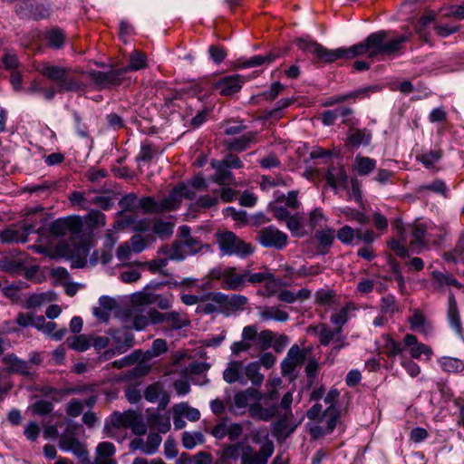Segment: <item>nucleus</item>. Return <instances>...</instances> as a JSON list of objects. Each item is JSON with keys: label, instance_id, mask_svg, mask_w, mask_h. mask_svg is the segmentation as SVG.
Wrapping results in <instances>:
<instances>
[{"label": "nucleus", "instance_id": "f8f14e48", "mask_svg": "<svg viewBox=\"0 0 464 464\" xmlns=\"http://www.w3.org/2000/svg\"><path fill=\"white\" fill-rule=\"evenodd\" d=\"M243 82L238 74L227 75L215 82L213 88L218 90L222 96H231L241 90Z\"/></svg>", "mask_w": 464, "mask_h": 464}, {"label": "nucleus", "instance_id": "774afa93", "mask_svg": "<svg viewBox=\"0 0 464 464\" xmlns=\"http://www.w3.org/2000/svg\"><path fill=\"white\" fill-rule=\"evenodd\" d=\"M336 237L343 244L350 245L355 237V230L350 226H343L337 231Z\"/></svg>", "mask_w": 464, "mask_h": 464}, {"label": "nucleus", "instance_id": "de8ad7c7", "mask_svg": "<svg viewBox=\"0 0 464 464\" xmlns=\"http://www.w3.org/2000/svg\"><path fill=\"white\" fill-rule=\"evenodd\" d=\"M276 58V54L272 53L264 54V55H255L246 62L242 63V67L249 68V67H257L263 65L265 63L268 64L275 61Z\"/></svg>", "mask_w": 464, "mask_h": 464}, {"label": "nucleus", "instance_id": "e2e57ef3", "mask_svg": "<svg viewBox=\"0 0 464 464\" xmlns=\"http://www.w3.org/2000/svg\"><path fill=\"white\" fill-rule=\"evenodd\" d=\"M384 353L389 357H395L397 355H401L403 347L397 341L387 338L386 343L384 344Z\"/></svg>", "mask_w": 464, "mask_h": 464}, {"label": "nucleus", "instance_id": "f03ea898", "mask_svg": "<svg viewBox=\"0 0 464 464\" xmlns=\"http://www.w3.org/2000/svg\"><path fill=\"white\" fill-rule=\"evenodd\" d=\"M253 443L261 444L258 450L251 445H244L241 451V464H267L275 452V444L269 439V432L266 427L254 429L250 432Z\"/></svg>", "mask_w": 464, "mask_h": 464}, {"label": "nucleus", "instance_id": "13d9d810", "mask_svg": "<svg viewBox=\"0 0 464 464\" xmlns=\"http://www.w3.org/2000/svg\"><path fill=\"white\" fill-rule=\"evenodd\" d=\"M442 156L440 150H430L417 157V159L428 169H430L438 162Z\"/></svg>", "mask_w": 464, "mask_h": 464}, {"label": "nucleus", "instance_id": "c756f323", "mask_svg": "<svg viewBox=\"0 0 464 464\" xmlns=\"http://www.w3.org/2000/svg\"><path fill=\"white\" fill-rule=\"evenodd\" d=\"M91 335L79 334L67 338L68 346L77 352H84L91 347Z\"/></svg>", "mask_w": 464, "mask_h": 464}, {"label": "nucleus", "instance_id": "cd10ccee", "mask_svg": "<svg viewBox=\"0 0 464 464\" xmlns=\"http://www.w3.org/2000/svg\"><path fill=\"white\" fill-rule=\"evenodd\" d=\"M0 241L4 244L25 243L26 234L22 233L20 228L8 227L0 232Z\"/></svg>", "mask_w": 464, "mask_h": 464}, {"label": "nucleus", "instance_id": "2f4dec72", "mask_svg": "<svg viewBox=\"0 0 464 464\" xmlns=\"http://www.w3.org/2000/svg\"><path fill=\"white\" fill-rule=\"evenodd\" d=\"M245 374L251 381L254 386L259 387L264 382V375L260 372L259 362H253L248 363L245 368Z\"/></svg>", "mask_w": 464, "mask_h": 464}, {"label": "nucleus", "instance_id": "423d86ee", "mask_svg": "<svg viewBox=\"0 0 464 464\" xmlns=\"http://www.w3.org/2000/svg\"><path fill=\"white\" fill-rule=\"evenodd\" d=\"M210 277L220 281V287L227 291H241L246 287L244 270L238 273L234 266L214 268L210 271Z\"/></svg>", "mask_w": 464, "mask_h": 464}, {"label": "nucleus", "instance_id": "f704fd0d", "mask_svg": "<svg viewBox=\"0 0 464 464\" xmlns=\"http://www.w3.org/2000/svg\"><path fill=\"white\" fill-rule=\"evenodd\" d=\"M174 226V223L171 221L156 219L152 227V231L160 238L165 239L172 236Z\"/></svg>", "mask_w": 464, "mask_h": 464}, {"label": "nucleus", "instance_id": "1a4fd4ad", "mask_svg": "<svg viewBox=\"0 0 464 464\" xmlns=\"http://www.w3.org/2000/svg\"><path fill=\"white\" fill-rule=\"evenodd\" d=\"M256 238L261 246L276 248L277 250L283 249L287 245L288 241L287 235L274 226L260 229L257 232Z\"/></svg>", "mask_w": 464, "mask_h": 464}, {"label": "nucleus", "instance_id": "680f3d73", "mask_svg": "<svg viewBox=\"0 0 464 464\" xmlns=\"http://www.w3.org/2000/svg\"><path fill=\"white\" fill-rule=\"evenodd\" d=\"M209 369V364L204 362H193L183 370V373L187 377L198 375L206 372Z\"/></svg>", "mask_w": 464, "mask_h": 464}, {"label": "nucleus", "instance_id": "6e6d98bb", "mask_svg": "<svg viewBox=\"0 0 464 464\" xmlns=\"http://www.w3.org/2000/svg\"><path fill=\"white\" fill-rule=\"evenodd\" d=\"M161 443V437L158 433H150L147 437L146 444L142 448V451L145 454H154Z\"/></svg>", "mask_w": 464, "mask_h": 464}, {"label": "nucleus", "instance_id": "3c124183", "mask_svg": "<svg viewBox=\"0 0 464 464\" xmlns=\"http://www.w3.org/2000/svg\"><path fill=\"white\" fill-rule=\"evenodd\" d=\"M124 74L125 72L122 71V68L112 69L105 72V88L121 84L124 80Z\"/></svg>", "mask_w": 464, "mask_h": 464}, {"label": "nucleus", "instance_id": "4d7b16f0", "mask_svg": "<svg viewBox=\"0 0 464 464\" xmlns=\"http://www.w3.org/2000/svg\"><path fill=\"white\" fill-rule=\"evenodd\" d=\"M131 300L136 305L152 304L157 301V295L152 293L138 292L132 295Z\"/></svg>", "mask_w": 464, "mask_h": 464}, {"label": "nucleus", "instance_id": "c9c22d12", "mask_svg": "<svg viewBox=\"0 0 464 464\" xmlns=\"http://www.w3.org/2000/svg\"><path fill=\"white\" fill-rule=\"evenodd\" d=\"M178 191L174 188L169 196L159 201L160 212L174 210L179 207L181 200Z\"/></svg>", "mask_w": 464, "mask_h": 464}, {"label": "nucleus", "instance_id": "bb28decb", "mask_svg": "<svg viewBox=\"0 0 464 464\" xmlns=\"http://www.w3.org/2000/svg\"><path fill=\"white\" fill-rule=\"evenodd\" d=\"M376 160L369 157L357 155L354 159V169L360 176H367L376 169Z\"/></svg>", "mask_w": 464, "mask_h": 464}, {"label": "nucleus", "instance_id": "aec40b11", "mask_svg": "<svg viewBox=\"0 0 464 464\" xmlns=\"http://www.w3.org/2000/svg\"><path fill=\"white\" fill-rule=\"evenodd\" d=\"M59 446L63 450L72 451L78 457H87V450L84 449L83 445L80 442V440L76 438L63 435L60 438Z\"/></svg>", "mask_w": 464, "mask_h": 464}, {"label": "nucleus", "instance_id": "412c9836", "mask_svg": "<svg viewBox=\"0 0 464 464\" xmlns=\"http://www.w3.org/2000/svg\"><path fill=\"white\" fill-rule=\"evenodd\" d=\"M256 133L253 131L246 132L242 136L227 140L226 146L227 149L230 151H237L241 152L246 150L249 144L256 141Z\"/></svg>", "mask_w": 464, "mask_h": 464}, {"label": "nucleus", "instance_id": "6ab92c4d", "mask_svg": "<svg viewBox=\"0 0 464 464\" xmlns=\"http://www.w3.org/2000/svg\"><path fill=\"white\" fill-rule=\"evenodd\" d=\"M211 166L216 169L212 179L219 185H229L234 183L235 179L232 171L222 164L219 160H213Z\"/></svg>", "mask_w": 464, "mask_h": 464}, {"label": "nucleus", "instance_id": "b1692460", "mask_svg": "<svg viewBox=\"0 0 464 464\" xmlns=\"http://www.w3.org/2000/svg\"><path fill=\"white\" fill-rule=\"evenodd\" d=\"M258 314L261 320L265 322L270 320L286 322L289 318V314L278 306H265L259 310Z\"/></svg>", "mask_w": 464, "mask_h": 464}, {"label": "nucleus", "instance_id": "f257e3e1", "mask_svg": "<svg viewBox=\"0 0 464 464\" xmlns=\"http://www.w3.org/2000/svg\"><path fill=\"white\" fill-rule=\"evenodd\" d=\"M390 33L381 30L370 34L363 42L351 47L327 49L317 42L307 38H299L295 44L302 51L314 54L319 61L334 63L339 59H352L367 54L369 58H375L381 54L390 55L401 49L402 44L410 40V35H400L389 39Z\"/></svg>", "mask_w": 464, "mask_h": 464}, {"label": "nucleus", "instance_id": "c03bdc74", "mask_svg": "<svg viewBox=\"0 0 464 464\" xmlns=\"http://www.w3.org/2000/svg\"><path fill=\"white\" fill-rule=\"evenodd\" d=\"M173 411L177 415H183L190 421H197L200 418L199 411L185 402L175 405Z\"/></svg>", "mask_w": 464, "mask_h": 464}, {"label": "nucleus", "instance_id": "72a5a7b5", "mask_svg": "<svg viewBox=\"0 0 464 464\" xmlns=\"http://www.w3.org/2000/svg\"><path fill=\"white\" fill-rule=\"evenodd\" d=\"M154 241L151 235L141 236L140 234L133 235L129 240L131 250L134 253H140L145 250Z\"/></svg>", "mask_w": 464, "mask_h": 464}, {"label": "nucleus", "instance_id": "39448f33", "mask_svg": "<svg viewBox=\"0 0 464 464\" xmlns=\"http://www.w3.org/2000/svg\"><path fill=\"white\" fill-rule=\"evenodd\" d=\"M218 243L220 251L226 256H237L245 258L254 253V247L250 243L243 241L230 231L220 234Z\"/></svg>", "mask_w": 464, "mask_h": 464}, {"label": "nucleus", "instance_id": "9b49d317", "mask_svg": "<svg viewBox=\"0 0 464 464\" xmlns=\"http://www.w3.org/2000/svg\"><path fill=\"white\" fill-rule=\"evenodd\" d=\"M428 224L415 222L408 227L407 231L411 236L409 241L410 249L413 253H420L425 248V239Z\"/></svg>", "mask_w": 464, "mask_h": 464}, {"label": "nucleus", "instance_id": "052dcab7", "mask_svg": "<svg viewBox=\"0 0 464 464\" xmlns=\"http://www.w3.org/2000/svg\"><path fill=\"white\" fill-rule=\"evenodd\" d=\"M139 207L144 213H160V203L151 197H143L139 200Z\"/></svg>", "mask_w": 464, "mask_h": 464}, {"label": "nucleus", "instance_id": "0e129e2a", "mask_svg": "<svg viewBox=\"0 0 464 464\" xmlns=\"http://www.w3.org/2000/svg\"><path fill=\"white\" fill-rule=\"evenodd\" d=\"M274 334L270 330H263L257 334L256 341L260 351L267 350L271 346Z\"/></svg>", "mask_w": 464, "mask_h": 464}, {"label": "nucleus", "instance_id": "2eb2a0df", "mask_svg": "<svg viewBox=\"0 0 464 464\" xmlns=\"http://www.w3.org/2000/svg\"><path fill=\"white\" fill-rule=\"evenodd\" d=\"M372 140V132L367 129H357L351 127L345 144L351 148H359L361 145L368 146Z\"/></svg>", "mask_w": 464, "mask_h": 464}, {"label": "nucleus", "instance_id": "09e8293b", "mask_svg": "<svg viewBox=\"0 0 464 464\" xmlns=\"http://www.w3.org/2000/svg\"><path fill=\"white\" fill-rule=\"evenodd\" d=\"M314 237L320 246L330 247L334 243L335 232L334 229L326 227L324 229L317 230L314 234Z\"/></svg>", "mask_w": 464, "mask_h": 464}, {"label": "nucleus", "instance_id": "a18cd8bd", "mask_svg": "<svg viewBox=\"0 0 464 464\" xmlns=\"http://www.w3.org/2000/svg\"><path fill=\"white\" fill-rule=\"evenodd\" d=\"M46 41L50 47L60 49L64 44L65 34L61 29L53 28L47 32Z\"/></svg>", "mask_w": 464, "mask_h": 464}, {"label": "nucleus", "instance_id": "4c0bfd02", "mask_svg": "<svg viewBox=\"0 0 464 464\" xmlns=\"http://www.w3.org/2000/svg\"><path fill=\"white\" fill-rule=\"evenodd\" d=\"M294 102V99L291 98H284L279 100L276 103L275 108L271 110H266L264 111V118L266 120H271V119H280L282 117V110L287 108Z\"/></svg>", "mask_w": 464, "mask_h": 464}, {"label": "nucleus", "instance_id": "f3484780", "mask_svg": "<svg viewBox=\"0 0 464 464\" xmlns=\"http://www.w3.org/2000/svg\"><path fill=\"white\" fill-rule=\"evenodd\" d=\"M404 346L410 348V354L412 358L418 359L421 354L426 355L428 358L432 354V350L430 346L419 343L417 337L413 334H406L403 339Z\"/></svg>", "mask_w": 464, "mask_h": 464}, {"label": "nucleus", "instance_id": "7c9ffc66", "mask_svg": "<svg viewBox=\"0 0 464 464\" xmlns=\"http://www.w3.org/2000/svg\"><path fill=\"white\" fill-rule=\"evenodd\" d=\"M292 179L288 177H284L282 175H265L261 178L260 186L263 188H275L279 186L287 187L290 186Z\"/></svg>", "mask_w": 464, "mask_h": 464}, {"label": "nucleus", "instance_id": "a211bd4d", "mask_svg": "<svg viewBox=\"0 0 464 464\" xmlns=\"http://www.w3.org/2000/svg\"><path fill=\"white\" fill-rule=\"evenodd\" d=\"M244 370L243 363L239 361H233L227 364V367L223 372V379L227 383H234L238 382L240 384H246V378L242 375Z\"/></svg>", "mask_w": 464, "mask_h": 464}, {"label": "nucleus", "instance_id": "5701e85b", "mask_svg": "<svg viewBox=\"0 0 464 464\" xmlns=\"http://www.w3.org/2000/svg\"><path fill=\"white\" fill-rule=\"evenodd\" d=\"M310 329L318 334L319 342L324 346H327L332 341H335L342 333L340 328L331 329L325 324L310 327Z\"/></svg>", "mask_w": 464, "mask_h": 464}, {"label": "nucleus", "instance_id": "864d4df0", "mask_svg": "<svg viewBox=\"0 0 464 464\" xmlns=\"http://www.w3.org/2000/svg\"><path fill=\"white\" fill-rule=\"evenodd\" d=\"M57 324L54 322H45L44 326L42 330L44 334L48 336H51L53 339L56 341L62 340L67 333L66 328H61L56 330Z\"/></svg>", "mask_w": 464, "mask_h": 464}, {"label": "nucleus", "instance_id": "8fccbe9b", "mask_svg": "<svg viewBox=\"0 0 464 464\" xmlns=\"http://www.w3.org/2000/svg\"><path fill=\"white\" fill-rule=\"evenodd\" d=\"M440 363L442 369L448 372H459L464 369V363L461 360L452 357H443Z\"/></svg>", "mask_w": 464, "mask_h": 464}, {"label": "nucleus", "instance_id": "ea45409f", "mask_svg": "<svg viewBox=\"0 0 464 464\" xmlns=\"http://www.w3.org/2000/svg\"><path fill=\"white\" fill-rule=\"evenodd\" d=\"M285 198V195L278 196L275 202L269 205L270 211L274 217L278 220H285L291 215L287 208L282 205Z\"/></svg>", "mask_w": 464, "mask_h": 464}, {"label": "nucleus", "instance_id": "58836bf2", "mask_svg": "<svg viewBox=\"0 0 464 464\" xmlns=\"http://www.w3.org/2000/svg\"><path fill=\"white\" fill-rule=\"evenodd\" d=\"M340 417V411L335 406H328L322 415V420L325 421V431L332 432L336 427Z\"/></svg>", "mask_w": 464, "mask_h": 464}, {"label": "nucleus", "instance_id": "393cba45", "mask_svg": "<svg viewBox=\"0 0 464 464\" xmlns=\"http://www.w3.org/2000/svg\"><path fill=\"white\" fill-rule=\"evenodd\" d=\"M137 413L133 411H115L110 417V424L114 428H130Z\"/></svg>", "mask_w": 464, "mask_h": 464}, {"label": "nucleus", "instance_id": "37998d69", "mask_svg": "<svg viewBox=\"0 0 464 464\" xmlns=\"http://www.w3.org/2000/svg\"><path fill=\"white\" fill-rule=\"evenodd\" d=\"M246 284L248 282L252 285L267 282L269 280L274 281V275L269 271L253 273L250 269H245Z\"/></svg>", "mask_w": 464, "mask_h": 464}, {"label": "nucleus", "instance_id": "a878e982", "mask_svg": "<svg viewBox=\"0 0 464 464\" xmlns=\"http://www.w3.org/2000/svg\"><path fill=\"white\" fill-rule=\"evenodd\" d=\"M148 66L147 56L144 53L134 50L130 54V63L128 65L121 67L122 71L127 73L129 72L139 71Z\"/></svg>", "mask_w": 464, "mask_h": 464}, {"label": "nucleus", "instance_id": "603ef678", "mask_svg": "<svg viewBox=\"0 0 464 464\" xmlns=\"http://www.w3.org/2000/svg\"><path fill=\"white\" fill-rule=\"evenodd\" d=\"M430 190L438 194H441L443 197L448 196V188L445 182L441 179H436L430 184L422 185L418 188L419 192Z\"/></svg>", "mask_w": 464, "mask_h": 464}, {"label": "nucleus", "instance_id": "c85d7f7f", "mask_svg": "<svg viewBox=\"0 0 464 464\" xmlns=\"http://www.w3.org/2000/svg\"><path fill=\"white\" fill-rule=\"evenodd\" d=\"M165 322L170 324V328L172 330H180L186 326H188L190 324V321L186 314L176 311L167 313V319Z\"/></svg>", "mask_w": 464, "mask_h": 464}, {"label": "nucleus", "instance_id": "49530a36", "mask_svg": "<svg viewBox=\"0 0 464 464\" xmlns=\"http://www.w3.org/2000/svg\"><path fill=\"white\" fill-rule=\"evenodd\" d=\"M380 310L383 314L392 315L396 312H400L401 309L396 304L394 295H387L381 298Z\"/></svg>", "mask_w": 464, "mask_h": 464}, {"label": "nucleus", "instance_id": "7ed1b4c3", "mask_svg": "<svg viewBox=\"0 0 464 464\" xmlns=\"http://www.w3.org/2000/svg\"><path fill=\"white\" fill-rule=\"evenodd\" d=\"M191 229L188 226L183 225L179 227L178 239L170 246L160 247V252L166 255L169 259L181 261L188 256L198 253L204 246L202 241L191 236Z\"/></svg>", "mask_w": 464, "mask_h": 464}, {"label": "nucleus", "instance_id": "0eeeda50", "mask_svg": "<svg viewBox=\"0 0 464 464\" xmlns=\"http://www.w3.org/2000/svg\"><path fill=\"white\" fill-rule=\"evenodd\" d=\"M262 399L266 401V406L264 407L260 402L252 403L248 409V415L256 420L269 421L276 416L278 411L276 403L278 392L276 389H271L262 395Z\"/></svg>", "mask_w": 464, "mask_h": 464}, {"label": "nucleus", "instance_id": "338daca9", "mask_svg": "<svg viewBox=\"0 0 464 464\" xmlns=\"http://www.w3.org/2000/svg\"><path fill=\"white\" fill-rule=\"evenodd\" d=\"M69 200L72 205H76L82 209L90 208V198L81 191H73L69 196Z\"/></svg>", "mask_w": 464, "mask_h": 464}, {"label": "nucleus", "instance_id": "79ce46f5", "mask_svg": "<svg viewBox=\"0 0 464 464\" xmlns=\"http://www.w3.org/2000/svg\"><path fill=\"white\" fill-rule=\"evenodd\" d=\"M105 215L99 210H90L84 217V223L92 229L105 226Z\"/></svg>", "mask_w": 464, "mask_h": 464}, {"label": "nucleus", "instance_id": "a19ab883", "mask_svg": "<svg viewBox=\"0 0 464 464\" xmlns=\"http://www.w3.org/2000/svg\"><path fill=\"white\" fill-rule=\"evenodd\" d=\"M435 19V13L432 11H428L419 19L418 24L415 26L416 34L426 42H428V38L425 27L434 22Z\"/></svg>", "mask_w": 464, "mask_h": 464}, {"label": "nucleus", "instance_id": "bf43d9fd", "mask_svg": "<svg viewBox=\"0 0 464 464\" xmlns=\"http://www.w3.org/2000/svg\"><path fill=\"white\" fill-rule=\"evenodd\" d=\"M444 234L442 230L439 229L433 225H428L426 239H425V248L430 244H438L440 241L443 240Z\"/></svg>", "mask_w": 464, "mask_h": 464}, {"label": "nucleus", "instance_id": "4be33fe9", "mask_svg": "<svg viewBox=\"0 0 464 464\" xmlns=\"http://www.w3.org/2000/svg\"><path fill=\"white\" fill-rule=\"evenodd\" d=\"M448 306V320L454 331L460 334L462 332V324L457 301L453 294H450L449 295Z\"/></svg>", "mask_w": 464, "mask_h": 464}, {"label": "nucleus", "instance_id": "69168bd1", "mask_svg": "<svg viewBox=\"0 0 464 464\" xmlns=\"http://www.w3.org/2000/svg\"><path fill=\"white\" fill-rule=\"evenodd\" d=\"M342 212L347 218L348 220L357 221L361 225H366L370 222V218L358 210L345 208Z\"/></svg>", "mask_w": 464, "mask_h": 464}, {"label": "nucleus", "instance_id": "6e6552de", "mask_svg": "<svg viewBox=\"0 0 464 464\" xmlns=\"http://www.w3.org/2000/svg\"><path fill=\"white\" fill-rule=\"evenodd\" d=\"M108 334L112 340V348L104 352L106 359L124 353L134 345V335L127 328L110 330Z\"/></svg>", "mask_w": 464, "mask_h": 464}, {"label": "nucleus", "instance_id": "ddd939ff", "mask_svg": "<svg viewBox=\"0 0 464 464\" xmlns=\"http://www.w3.org/2000/svg\"><path fill=\"white\" fill-rule=\"evenodd\" d=\"M261 397L262 394L254 388L240 391L234 395V405L229 407V411L235 415H242L244 411H239V410L249 407L248 401L251 398L260 401Z\"/></svg>", "mask_w": 464, "mask_h": 464}, {"label": "nucleus", "instance_id": "9d476101", "mask_svg": "<svg viewBox=\"0 0 464 464\" xmlns=\"http://www.w3.org/2000/svg\"><path fill=\"white\" fill-rule=\"evenodd\" d=\"M208 299L215 302L220 307H223L224 310L232 312L243 311L248 303V299L245 295H228L221 292L208 294Z\"/></svg>", "mask_w": 464, "mask_h": 464}, {"label": "nucleus", "instance_id": "20e7f679", "mask_svg": "<svg viewBox=\"0 0 464 464\" xmlns=\"http://www.w3.org/2000/svg\"><path fill=\"white\" fill-rule=\"evenodd\" d=\"M38 72L45 78L57 83L59 93L67 92H78L82 89V84L70 76L71 68L58 66L44 62L40 63Z\"/></svg>", "mask_w": 464, "mask_h": 464}, {"label": "nucleus", "instance_id": "e433bc0d", "mask_svg": "<svg viewBox=\"0 0 464 464\" xmlns=\"http://www.w3.org/2000/svg\"><path fill=\"white\" fill-rule=\"evenodd\" d=\"M168 352V344L166 340L158 338L153 341L150 348L145 353H142L141 360L150 359L160 356Z\"/></svg>", "mask_w": 464, "mask_h": 464}, {"label": "nucleus", "instance_id": "5fc2aeb1", "mask_svg": "<svg viewBox=\"0 0 464 464\" xmlns=\"http://www.w3.org/2000/svg\"><path fill=\"white\" fill-rule=\"evenodd\" d=\"M141 356H142V352L140 350H136L132 353H130L120 360L114 361L112 362V364L114 367L121 369V368H123L126 366L132 365L135 362H139L140 360H141Z\"/></svg>", "mask_w": 464, "mask_h": 464}, {"label": "nucleus", "instance_id": "473e14b6", "mask_svg": "<svg viewBox=\"0 0 464 464\" xmlns=\"http://www.w3.org/2000/svg\"><path fill=\"white\" fill-rule=\"evenodd\" d=\"M356 307L353 303H347L344 306H343L337 313H334L331 315V323L336 325V328H340L342 330V327L347 323L348 321V313L350 311L355 310Z\"/></svg>", "mask_w": 464, "mask_h": 464}, {"label": "nucleus", "instance_id": "4468645a", "mask_svg": "<svg viewBox=\"0 0 464 464\" xmlns=\"http://www.w3.org/2000/svg\"><path fill=\"white\" fill-rule=\"evenodd\" d=\"M2 362L5 365V371L8 373L30 374L29 362L18 358L14 353L5 355Z\"/></svg>", "mask_w": 464, "mask_h": 464}, {"label": "nucleus", "instance_id": "dca6fc26", "mask_svg": "<svg viewBox=\"0 0 464 464\" xmlns=\"http://www.w3.org/2000/svg\"><path fill=\"white\" fill-rule=\"evenodd\" d=\"M326 182L333 188H347L348 176L343 165L332 166L326 173Z\"/></svg>", "mask_w": 464, "mask_h": 464}]
</instances>
